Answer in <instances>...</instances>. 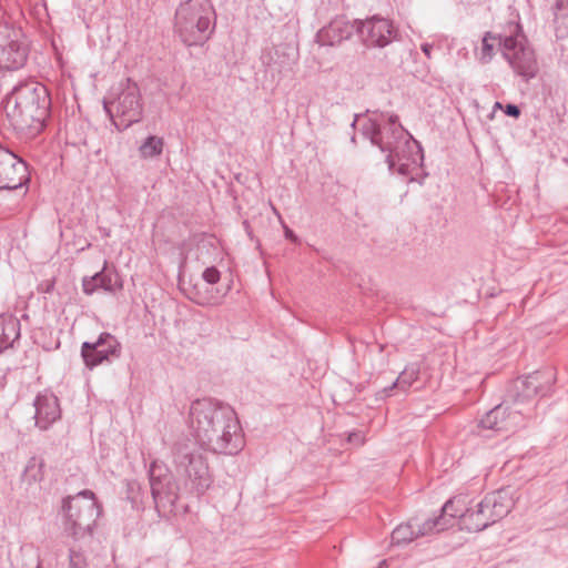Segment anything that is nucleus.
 <instances>
[{
  "mask_svg": "<svg viewBox=\"0 0 568 568\" xmlns=\"http://www.w3.org/2000/svg\"><path fill=\"white\" fill-rule=\"evenodd\" d=\"M361 133L386 154L390 171L409 175L423 163V150L418 141L400 124L396 114L373 111L363 122Z\"/></svg>",
  "mask_w": 568,
  "mask_h": 568,
  "instance_id": "obj_1",
  "label": "nucleus"
},
{
  "mask_svg": "<svg viewBox=\"0 0 568 568\" xmlns=\"http://www.w3.org/2000/svg\"><path fill=\"white\" fill-rule=\"evenodd\" d=\"M189 419L196 440L209 450L233 455L242 449L244 440L231 406L212 398L196 399Z\"/></svg>",
  "mask_w": 568,
  "mask_h": 568,
  "instance_id": "obj_2",
  "label": "nucleus"
},
{
  "mask_svg": "<svg viewBox=\"0 0 568 568\" xmlns=\"http://www.w3.org/2000/svg\"><path fill=\"white\" fill-rule=\"evenodd\" d=\"M544 394L539 372L517 378L507 388L503 403L480 419V426L496 432H515L524 427L525 419L535 417L536 397Z\"/></svg>",
  "mask_w": 568,
  "mask_h": 568,
  "instance_id": "obj_3",
  "label": "nucleus"
},
{
  "mask_svg": "<svg viewBox=\"0 0 568 568\" xmlns=\"http://www.w3.org/2000/svg\"><path fill=\"white\" fill-rule=\"evenodd\" d=\"M3 108L17 132L34 138L44 129L50 98L41 83L26 82L14 87L6 97Z\"/></svg>",
  "mask_w": 568,
  "mask_h": 568,
  "instance_id": "obj_4",
  "label": "nucleus"
},
{
  "mask_svg": "<svg viewBox=\"0 0 568 568\" xmlns=\"http://www.w3.org/2000/svg\"><path fill=\"white\" fill-rule=\"evenodd\" d=\"M214 23L215 10L210 0H186L175 11L174 30L189 47L204 44Z\"/></svg>",
  "mask_w": 568,
  "mask_h": 568,
  "instance_id": "obj_5",
  "label": "nucleus"
},
{
  "mask_svg": "<svg viewBox=\"0 0 568 568\" xmlns=\"http://www.w3.org/2000/svg\"><path fill=\"white\" fill-rule=\"evenodd\" d=\"M103 108L119 131L140 122L143 103L139 85L131 79L120 81L104 97Z\"/></svg>",
  "mask_w": 568,
  "mask_h": 568,
  "instance_id": "obj_6",
  "label": "nucleus"
},
{
  "mask_svg": "<svg viewBox=\"0 0 568 568\" xmlns=\"http://www.w3.org/2000/svg\"><path fill=\"white\" fill-rule=\"evenodd\" d=\"M173 463L176 470L187 479L185 485L191 493L202 495L210 487L212 479L207 464L190 442L176 443L173 448Z\"/></svg>",
  "mask_w": 568,
  "mask_h": 568,
  "instance_id": "obj_7",
  "label": "nucleus"
},
{
  "mask_svg": "<svg viewBox=\"0 0 568 568\" xmlns=\"http://www.w3.org/2000/svg\"><path fill=\"white\" fill-rule=\"evenodd\" d=\"M503 55L516 74L525 81L534 79L538 73V63L534 50L527 45L523 34L505 36Z\"/></svg>",
  "mask_w": 568,
  "mask_h": 568,
  "instance_id": "obj_8",
  "label": "nucleus"
},
{
  "mask_svg": "<svg viewBox=\"0 0 568 568\" xmlns=\"http://www.w3.org/2000/svg\"><path fill=\"white\" fill-rule=\"evenodd\" d=\"M27 58L28 45L21 30L0 23V70H18L26 64Z\"/></svg>",
  "mask_w": 568,
  "mask_h": 568,
  "instance_id": "obj_9",
  "label": "nucleus"
},
{
  "mask_svg": "<svg viewBox=\"0 0 568 568\" xmlns=\"http://www.w3.org/2000/svg\"><path fill=\"white\" fill-rule=\"evenodd\" d=\"M356 32L368 48H384L397 37L393 22L378 16L356 21Z\"/></svg>",
  "mask_w": 568,
  "mask_h": 568,
  "instance_id": "obj_10",
  "label": "nucleus"
},
{
  "mask_svg": "<svg viewBox=\"0 0 568 568\" xmlns=\"http://www.w3.org/2000/svg\"><path fill=\"white\" fill-rule=\"evenodd\" d=\"M121 345L110 333L103 332L95 342H84L81 346V356L85 366L90 369L110 362L111 357H120Z\"/></svg>",
  "mask_w": 568,
  "mask_h": 568,
  "instance_id": "obj_11",
  "label": "nucleus"
},
{
  "mask_svg": "<svg viewBox=\"0 0 568 568\" xmlns=\"http://www.w3.org/2000/svg\"><path fill=\"white\" fill-rule=\"evenodd\" d=\"M28 181L29 173L26 162L0 145V190H16Z\"/></svg>",
  "mask_w": 568,
  "mask_h": 568,
  "instance_id": "obj_12",
  "label": "nucleus"
},
{
  "mask_svg": "<svg viewBox=\"0 0 568 568\" xmlns=\"http://www.w3.org/2000/svg\"><path fill=\"white\" fill-rule=\"evenodd\" d=\"M97 501L98 499H63L62 510L74 529L91 530L100 514V506Z\"/></svg>",
  "mask_w": 568,
  "mask_h": 568,
  "instance_id": "obj_13",
  "label": "nucleus"
},
{
  "mask_svg": "<svg viewBox=\"0 0 568 568\" xmlns=\"http://www.w3.org/2000/svg\"><path fill=\"white\" fill-rule=\"evenodd\" d=\"M453 510L454 499H447V501L442 506L438 515L423 520L417 517L412 518L417 538L430 536L453 527L457 518V513H453Z\"/></svg>",
  "mask_w": 568,
  "mask_h": 568,
  "instance_id": "obj_14",
  "label": "nucleus"
},
{
  "mask_svg": "<svg viewBox=\"0 0 568 568\" xmlns=\"http://www.w3.org/2000/svg\"><path fill=\"white\" fill-rule=\"evenodd\" d=\"M152 497L176 496V484L165 463L154 459L149 467Z\"/></svg>",
  "mask_w": 568,
  "mask_h": 568,
  "instance_id": "obj_15",
  "label": "nucleus"
},
{
  "mask_svg": "<svg viewBox=\"0 0 568 568\" xmlns=\"http://www.w3.org/2000/svg\"><path fill=\"white\" fill-rule=\"evenodd\" d=\"M356 21L351 22L345 17H336L317 32V42L321 45H336L347 40L356 31Z\"/></svg>",
  "mask_w": 568,
  "mask_h": 568,
  "instance_id": "obj_16",
  "label": "nucleus"
},
{
  "mask_svg": "<svg viewBox=\"0 0 568 568\" xmlns=\"http://www.w3.org/2000/svg\"><path fill=\"white\" fill-rule=\"evenodd\" d=\"M36 426L41 430L48 429L61 416L59 399L52 393L39 394L34 399Z\"/></svg>",
  "mask_w": 568,
  "mask_h": 568,
  "instance_id": "obj_17",
  "label": "nucleus"
},
{
  "mask_svg": "<svg viewBox=\"0 0 568 568\" xmlns=\"http://www.w3.org/2000/svg\"><path fill=\"white\" fill-rule=\"evenodd\" d=\"M453 513H457L462 527L468 531H480L493 524L488 509H486V506H483V499L476 505L475 509L457 508L454 504Z\"/></svg>",
  "mask_w": 568,
  "mask_h": 568,
  "instance_id": "obj_18",
  "label": "nucleus"
},
{
  "mask_svg": "<svg viewBox=\"0 0 568 568\" xmlns=\"http://www.w3.org/2000/svg\"><path fill=\"white\" fill-rule=\"evenodd\" d=\"M420 365L418 363H410L399 373L398 377L387 387H385L381 395L382 397H388L392 395V390L398 388L403 392L409 389V387L419 378Z\"/></svg>",
  "mask_w": 568,
  "mask_h": 568,
  "instance_id": "obj_19",
  "label": "nucleus"
},
{
  "mask_svg": "<svg viewBox=\"0 0 568 568\" xmlns=\"http://www.w3.org/2000/svg\"><path fill=\"white\" fill-rule=\"evenodd\" d=\"M116 275L106 272V267L101 272L95 273L91 277H84L82 281V288L87 295L93 294L98 288H103L106 292H114L113 278Z\"/></svg>",
  "mask_w": 568,
  "mask_h": 568,
  "instance_id": "obj_20",
  "label": "nucleus"
},
{
  "mask_svg": "<svg viewBox=\"0 0 568 568\" xmlns=\"http://www.w3.org/2000/svg\"><path fill=\"white\" fill-rule=\"evenodd\" d=\"M44 460L41 457L32 456L23 470L22 481L27 485H34L43 479Z\"/></svg>",
  "mask_w": 568,
  "mask_h": 568,
  "instance_id": "obj_21",
  "label": "nucleus"
},
{
  "mask_svg": "<svg viewBox=\"0 0 568 568\" xmlns=\"http://www.w3.org/2000/svg\"><path fill=\"white\" fill-rule=\"evenodd\" d=\"M158 513L164 517L169 515L178 516L187 511V505L184 499H153Z\"/></svg>",
  "mask_w": 568,
  "mask_h": 568,
  "instance_id": "obj_22",
  "label": "nucleus"
},
{
  "mask_svg": "<svg viewBox=\"0 0 568 568\" xmlns=\"http://www.w3.org/2000/svg\"><path fill=\"white\" fill-rule=\"evenodd\" d=\"M503 40L501 36H494L490 32H487L481 40V47L477 52L478 59L481 63H488L494 57V48L496 44L499 45L503 51Z\"/></svg>",
  "mask_w": 568,
  "mask_h": 568,
  "instance_id": "obj_23",
  "label": "nucleus"
},
{
  "mask_svg": "<svg viewBox=\"0 0 568 568\" xmlns=\"http://www.w3.org/2000/svg\"><path fill=\"white\" fill-rule=\"evenodd\" d=\"M417 539L415 526L413 519H409L406 524L398 525L392 531V544L402 546L412 542Z\"/></svg>",
  "mask_w": 568,
  "mask_h": 568,
  "instance_id": "obj_24",
  "label": "nucleus"
},
{
  "mask_svg": "<svg viewBox=\"0 0 568 568\" xmlns=\"http://www.w3.org/2000/svg\"><path fill=\"white\" fill-rule=\"evenodd\" d=\"M514 499H483V506H486L491 516L493 524L506 516L513 506Z\"/></svg>",
  "mask_w": 568,
  "mask_h": 568,
  "instance_id": "obj_25",
  "label": "nucleus"
},
{
  "mask_svg": "<svg viewBox=\"0 0 568 568\" xmlns=\"http://www.w3.org/2000/svg\"><path fill=\"white\" fill-rule=\"evenodd\" d=\"M18 337V323L14 321L4 322L0 320V353L11 347Z\"/></svg>",
  "mask_w": 568,
  "mask_h": 568,
  "instance_id": "obj_26",
  "label": "nucleus"
},
{
  "mask_svg": "<svg viewBox=\"0 0 568 568\" xmlns=\"http://www.w3.org/2000/svg\"><path fill=\"white\" fill-rule=\"evenodd\" d=\"M275 58H272L273 64L278 71L290 68L296 60V53L293 48L288 45H277L274 49Z\"/></svg>",
  "mask_w": 568,
  "mask_h": 568,
  "instance_id": "obj_27",
  "label": "nucleus"
},
{
  "mask_svg": "<svg viewBox=\"0 0 568 568\" xmlns=\"http://www.w3.org/2000/svg\"><path fill=\"white\" fill-rule=\"evenodd\" d=\"M164 141L162 138L150 135L139 148L141 158L150 159L160 155L163 151Z\"/></svg>",
  "mask_w": 568,
  "mask_h": 568,
  "instance_id": "obj_28",
  "label": "nucleus"
},
{
  "mask_svg": "<svg viewBox=\"0 0 568 568\" xmlns=\"http://www.w3.org/2000/svg\"><path fill=\"white\" fill-rule=\"evenodd\" d=\"M69 566L70 568H88L84 555L80 550L70 549Z\"/></svg>",
  "mask_w": 568,
  "mask_h": 568,
  "instance_id": "obj_29",
  "label": "nucleus"
},
{
  "mask_svg": "<svg viewBox=\"0 0 568 568\" xmlns=\"http://www.w3.org/2000/svg\"><path fill=\"white\" fill-rule=\"evenodd\" d=\"M203 278L209 284H215L220 280V272L215 267H207L203 272Z\"/></svg>",
  "mask_w": 568,
  "mask_h": 568,
  "instance_id": "obj_30",
  "label": "nucleus"
},
{
  "mask_svg": "<svg viewBox=\"0 0 568 568\" xmlns=\"http://www.w3.org/2000/svg\"><path fill=\"white\" fill-rule=\"evenodd\" d=\"M504 111L506 115L511 118H518L520 115V109L516 104H507Z\"/></svg>",
  "mask_w": 568,
  "mask_h": 568,
  "instance_id": "obj_31",
  "label": "nucleus"
},
{
  "mask_svg": "<svg viewBox=\"0 0 568 568\" xmlns=\"http://www.w3.org/2000/svg\"><path fill=\"white\" fill-rule=\"evenodd\" d=\"M422 51L425 53L427 58H430V51L433 49V45L429 43H423L420 47Z\"/></svg>",
  "mask_w": 568,
  "mask_h": 568,
  "instance_id": "obj_32",
  "label": "nucleus"
},
{
  "mask_svg": "<svg viewBox=\"0 0 568 568\" xmlns=\"http://www.w3.org/2000/svg\"><path fill=\"white\" fill-rule=\"evenodd\" d=\"M75 497H83V498H87V497H95L94 494L90 490H82L80 493L77 494Z\"/></svg>",
  "mask_w": 568,
  "mask_h": 568,
  "instance_id": "obj_33",
  "label": "nucleus"
},
{
  "mask_svg": "<svg viewBox=\"0 0 568 568\" xmlns=\"http://www.w3.org/2000/svg\"><path fill=\"white\" fill-rule=\"evenodd\" d=\"M285 236H286V239H290L292 241L296 240V236L294 235L293 231L290 229H285Z\"/></svg>",
  "mask_w": 568,
  "mask_h": 568,
  "instance_id": "obj_34",
  "label": "nucleus"
},
{
  "mask_svg": "<svg viewBox=\"0 0 568 568\" xmlns=\"http://www.w3.org/2000/svg\"><path fill=\"white\" fill-rule=\"evenodd\" d=\"M357 119H358V115H357V114H355L354 120H353V122H352V124H351V126H352V128H354V126H355V124H356V122H357Z\"/></svg>",
  "mask_w": 568,
  "mask_h": 568,
  "instance_id": "obj_35",
  "label": "nucleus"
},
{
  "mask_svg": "<svg viewBox=\"0 0 568 568\" xmlns=\"http://www.w3.org/2000/svg\"><path fill=\"white\" fill-rule=\"evenodd\" d=\"M243 225H244V227H245L246 230H248V222H247L246 220H245V221H243Z\"/></svg>",
  "mask_w": 568,
  "mask_h": 568,
  "instance_id": "obj_36",
  "label": "nucleus"
},
{
  "mask_svg": "<svg viewBox=\"0 0 568 568\" xmlns=\"http://www.w3.org/2000/svg\"><path fill=\"white\" fill-rule=\"evenodd\" d=\"M51 287H52V284H50L49 286H47V292H49Z\"/></svg>",
  "mask_w": 568,
  "mask_h": 568,
  "instance_id": "obj_37",
  "label": "nucleus"
},
{
  "mask_svg": "<svg viewBox=\"0 0 568 568\" xmlns=\"http://www.w3.org/2000/svg\"><path fill=\"white\" fill-rule=\"evenodd\" d=\"M495 105H496V106H498V108H501L500 102H496V104H495Z\"/></svg>",
  "mask_w": 568,
  "mask_h": 568,
  "instance_id": "obj_38",
  "label": "nucleus"
}]
</instances>
